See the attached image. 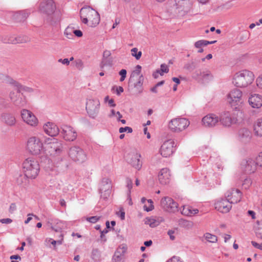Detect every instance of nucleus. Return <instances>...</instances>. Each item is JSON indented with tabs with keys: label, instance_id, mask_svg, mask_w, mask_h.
<instances>
[{
	"label": "nucleus",
	"instance_id": "1",
	"mask_svg": "<svg viewBox=\"0 0 262 262\" xmlns=\"http://www.w3.org/2000/svg\"><path fill=\"white\" fill-rule=\"evenodd\" d=\"M254 80V74L248 70H243L236 73L233 79V83L236 87H246L252 83Z\"/></svg>",
	"mask_w": 262,
	"mask_h": 262
},
{
	"label": "nucleus",
	"instance_id": "57",
	"mask_svg": "<svg viewBox=\"0 0 262 262\" xmlns=\"http://www.w3.org/2000/svg\"><path fill=\"white\" fill-rule=\"evenodd\" d=\"M141 68L142 67L141 66L137 65L136 67V69L133 71V73L132 74L130 77L132 78L134 73L136 74L137 75H139L141 73Z\"/></svg>",
	"mask_w": 262,
	"mask_h": 262
},
{
	"label": "nucleus",
	"instance_id": "32",
	"mask_svg": "<svg viewBox=\"0 0 262 262\" xmlns=\"http://www.w3.org/2000/svg\"><path fill=\"white\" fill-rule=\"evenodd\" d=\"M238 136L242 142H247L250 141L251 133L247 128H243L239 130Z\"/></svg>",
	"mask_w": 262,
	"mask_h": 262
},
{
	"label": "nucleus",
	"instance_id": "37",
	"mask_svg": "<svg viewBox=\"0 0 262 262\" xmlns=\"http://www.w3.org/2000/svg\"><path fill=\"white\" fill-rule=\"evenodd\" d=\"M217 42V40L207 41L206 40H200L196 41L194 43V47L196 48H200L202 46H206L208 45Z\"/></svg>",
	"mask_w": 262,
	"mask_h": 262
},
{
	"label": "nucleus",
	"instance_id": "35",
	"mask_svg": "<svg viewBox=\"0 0 262 262\" xmlns=\"http://www.w3.org/2000/svg\"><path fill=\"white\" fill-rule=\"evenodd\" d=\"M91 258L94 262H100L101 260V254L98 248L93 249L91 252Z\"/></svg>",
	"mask_w": 262,
	"mask_h": 262
},
{
	"label": "nucleus",
	"instance_id": "19",
	"mask_svg": "<svg viewBox=\"0 0 262 262\" xmlns=\"http://www.w3.org/2000/svg\"><path fill=\"white\" fill-rule=\"evenodd\" d=\"M215 208L222 213H227L231 209L232 206L227 198L218 201L214 204Z\"/></svg>",
	"mask_w": 262,
	"mask_h": 262
},
{
	"label": "nucleus",
	"instance_id": "28",
	"mask_svg": "<svg viewBox=\"0 0 262 262\" xmlns=\"http://www.w3.org/2000/svg\"><path fill=\"white\" fill-rule=\"evenodd\" d=\"M170 174L169 170L167 168H163L158 174L159 181L162 185H166L170 181Z\"/></svg>",
	"mask_w": 262,
	"mask_h": 262
},
{
	"label": "nucleus",
	"instance_id": "20",
	"mask_svg": "<svg viewBox=\"0 0 262 262\" xmlns=\"http://www.w3.org/2000/svg\"><path fill=\"white\" fill-rule=\"evenodd\" d=\"M21 116L23 120L27 124L31 126L37 125V119L30 111L25 109L23 110L21 112Z\"/></svg>",
	"mask_w": 262,
	"mask_h": 262
},
{
	"label": "nucleus",
	"instance_id": "10",
	"mask_svg": "<svg viewBox=\"0 0 262 262\" xmlns=\"http://www.w3.org/2000/svg\"><path fill=\"white\" fill-rule=\"evenodd\" d=\"M60 134L67 141H73L77 136L76 132L70 126L63 125L61 127Z\"/></svg>",
	"mask_w": 262,
	"mask_h": 262
},
{
	"label": "nucleus",
	"instance_id": "64",
	"mask_svg": "<svg viewBox=\"0 0 262 262\" xmlns=\"http://www.w3.org/2000/svg\"><path fill=\"white\" fill-rule=\"evenodd\" d=\"M74 34L77 37H80L82 36L83 33L80 30H75L73 31Z\"/></svg>",
	"mask_w": 262,
	"mask_h": 262
},
{
	"label": "nucleus",
	"instance_id": "31",
	"mask_svg": "<svg viewBox=\"0 0 262 262\" xmlns=\"http://www.w3.org/2000/svg\"><path fill=\"white\" fill-rule=\"evenodd\" d=\"M1 120L9 126L14 125L16 122L14 116L12 114L9 113H3L1 115Z\"/></svg>",
	"mask_w": 262,
	"mask_h": 262
},
{
	"label": "nucleus",
	"instance_id": "58",
	"mask_svg": "<svg viewBox=\"0 0 262 262\" xmlns=\"http://www.w3.org/2000/svg\"><path fill=\"white\" fill-rule=\"evenodd\" d=\"M16 210V206L15 203H11L9 207V212L13 213Z\"/></svg>",
	"mask_w": 262,
	"mask_h": 262
},
{
	"label": "nucleus",
	"instance_id": "46",
	"mask_svg": "<svg viewBox=\"0 0 262 262\" xmlns=\"http://www.w3.org/2000/svg\"><path fill=\"white\" fill-rule=\"evenodd\" d=\"M147 201L148 203L149 204V206L147 207L146 205H145L144 206V209L147 212H149L154 209V206L153 205V202L151 199L147 200Z\"/></svg>",
	"mask_w": 262,
	"mask_h": 262
},
{
	"label": "nucleus",
	"instance_id": "34",
	"mask_svg": "<svg viewBox=\"0 0 262 262\" xmlns=\"http://www.w3.org/2000/svg\"><path fill=\"white\" fill-rule=\"evenodd\" d=\"M255 134L259 136H262V118L257 120L254 125Z\"/></svg>",
	"mask_w": 262,
	"mask_h": 262
},
{
	"label": "nucleus",
	"instance_id": "61",
	"mask_svg": "<svg viewBox=\"0 0 262 262\" xmlns=\"http://www.w3.org/2000/svg\"><path fill=\"white\" fill-rule=\"evenodd\" d=\"M111 53L108 50H105L103 52L102 57H106V58H112L111 57Z\"/></svg>",
	"mask_w": 262,
	"mask_h": 262
},
{
	"label": "nucleus",
	"instance_id": "9",
	"mask_svg": "<svg viewBox=\"0 0 262 262\" xmlns=\"http://www.w3.org/2000/svg\"><path fill=\"white\" fill-rule=\"evenodd\" d=\"M161 207L166 211L175 212L178 211V204L172 198L166 196L161 200Z\"/></svg>",
	"mask_w": 262,
	"mask_h": 262
},
{
	"label": "nucleus",
	"instance_id": "3",
	"mask_svg": "<svg viewBox=\"0 0 262 262\" xmlns=\"http://www.w3.org/2000/svg\"><path fill=\"white\" fill-rule=\"evenodd\" d=\"M190 124L189 120L185 118H174L169 122V127L174 132H180L185 129Z\"/></svg>",
	"mask_w": 262,
	"mask_h": 262
},
{
	"label": "nucleus",
	"instance_id": "30",
	"mask_svg": "<svg viewBox=\"0 0 262 262\" xmlns=\"http://www.w3.org/2000/svg\"><path fill=\"white\" fill-rule=\"evenodd\" d=\"M248 102L253 108H259L262 106V96L257 94L251 95Z\"/></svg>",
	"mask_w": 262,
	"mask_h": 262
},
{
	"label": "nucleus",
	"instance_id": "33",
	"mask_svg": "<svg viewBox=\"0 0 262 262\" xmlns=\"http://www.w3.org/2000/svg\"><path fill=\"white\" fill-rule=\"evenodd\" d=\"M27 176H26V173L19 174L18 177L16 178V183L18 185L24 186L28 184V179Z\"/></svg>",
	"mask_w": 262,
	"mask_h": 262
},
{
	"label": "nucleus",
	"instance_id": "18",
	"mask_svg": "<svg viewBox=\"0 0 262 262\" xmlns=\"http://www.w3.org/2000/svg\"><path fill=\"white\" fill-rule=\"evenodd\" d=\"M127 246L125 245L119 246L115 251L112 256L111 262H124V255L127 251Z\"/></svg>",
	"mask_w": 262,
	"mask_h": 262
},
{
	"label": "nucleus",
	"instance_id": "13",
	"mask_svg": "<svg viewBox=\"0 0 262 262\" xmlns=\"http://www.w3.org/2000/svg\"><path fill=\"white\" fill-rule=\"evenodd\" d=\"M242 169L247 174L254 173L257 169L255 161L251 158L244 159L241 163Z\"/></svg>",
	"mask_w": 262,
	"mask_h": 262
},
{
	"label": "nucleus",
	"instance_id": "51",
	"mask_svg": "<svg viewBox=\"0 0 262 262\" xmlns=\"http://www.w3.org/2000/svg\"><path fill=\"white\" fill-rule=\"evenodd\" d=\"M108 232V230L106 229H104L103 230H100V237L102 242L104 243L106 242L107 239L105 236V234Z\"/></svg>",
	"mask_w": 262,
	"mask_h": 262
},
{
	"label": "nucleus",
	"instance_id": "60",
	"mask_svg": "<svg viewBox=\"0 0 262 262\" xmlns=\"http://www.w3.org/2000/svg\"><path fill=\"white\" fill-rule=\"evenodd\" d=\"M174 233V231L172 230H168L167 234L169 235L170 239L172 241H173L175 239V237L173 235Z\"/></svg>",
	"mask_w": 262,
	"mask_h": 262
},
{
	"label": "nucleus",
	"instance_id": "55",
	"mask_svg": "<svg viewBox=\"0 0 262 262\" xmlns=\"http://www.w3.org/2000/svg\"><path fill=\"white\" fill-rule=\"evenodd\" d=\"M166 262H184L181 258L177 256H173L171 258L168 259Z\"/></svg>",
	"mask_w": 262,
	"mask_h": 262
},
{
	"label": "nucleus",
	"instance_id": "42",
	"mask_svg": "<svg viewBox=\"0 0 262 262\" xmlns=\"http://www.w3.org/2000/svg\"><path fill=\"white\" fill-rule=\"evenodd\" d=\"M203 75L202 77V80L204 81H208L210 80L212 78V75H211V73L209 71H203Z\"/></svg>",
	"mask_w": 262,
	"mask_h": 262
},
{
	"label": "nucleus",
	"instance_id": "49",
	"mask_svg": "<svg viewBox=\"0 0 262 262\" xmlns=\"http://www.w3.org/2000/svg\"><path fill=\"white\" fill-rule=\"evenodd\" d=\"M126 187L128 189V192L127 193H131V189L133 187V182L131 179L129 178H127L126 179Z\"/></svg>",
	"mask_w": 262,
	"mask_h": 262
},
{
	"label": "nucleus",
	"instance_id": "21",
	"mask_svg": "<svg viewBox=\"0 0 262 262\" xmlns=\"http://www.w3.org/2000/svg\"><path fill=\"white\" fill-rule=\"evenodd\" d=\"M202 121L205 126L212 127L219 123V118L216 115L210 114L203 117Z\"/></svg>",
	"mask_w": 262,
	"mask_h": 262
},
{
	"label": "nucleus",
	"instance_id": "24",
	"mask_svg": "<svg viewBox=\"0 0 262 262\" xmlns=\"http://www.w3.org/2000/svg\"><path fill=\"white\" fill-rule=\"evenodd\" d=\"M47 226L56 232H61L64 227V223L57 219H51L47 222Z\"/></svg>",
	"mask_w": 262,
	"mask_h": 262
},
{
	"label": "nucleus",
	"instance_id": "7",
	"mask_svg": "<svg viewBox=\"0 0 262 262\" xmlns=\"http://www.w3.org/2000/svg\"><path fill=\"white\" fill-rule=\"evenodd\" d=\"M111 181L107 178L102 179L100 184L99 191L101 199L106 201L111 193Z\"/></svg>",
	"mask_w": 262,
	"mask_h": 262
},
{
	"label": "nucleus",
	"instance_id": "17",
	"mask_svg": "<svg viewBox=\"0 0 262 262\" xmlns=\"http://www.w3.org/2000/svg\"><path fill=\"white\" fill-rule=\"evenodd\" d=\"M56 9V6L53 0H46L41 2L39 5L40 11L47 15L52 14Z\"/></svg>",
	"mask_w": 262,
	"mask_h": 262
},
{
	"label": "nucleus",
	"instance_id": "5",
	"mask_svg": "<svg viewBox=\"0 0 262 262\" xmlns=\"http://www.w3.org/2000/svg\"><path fill=\"white\" fill-rule=\"evenodd\" d=\"M70 157L75 162L82 163L86 160V155L84 150L79 146H73L69 151Z\"/></svg>",
	"mask_w": 262,
	"mask_h": 262
},
{
	"label": "nucleus",
	"instance_id": "29",
	"mask_svg": "<svg viewBox=\"0 0 262 262\" xmlns=\"http://www.w3.org/2000/svg\"><path fill=\"white\" fill-rule=\"evenodd\" d=\"M30 13L28 9L18 11L13 14V18L16 22H24L28 17Z\"/></svg>",
	"mask_w": 262,
	"mask_h": 262
},
{
	"label": "nucleus",
	"instance_id": "8",
	"mask_svg": "<svg viewBox=\"0 0 262 262\" xmlns=\"http://www.w3.org/2000/svg\"><path fill=\"white\" fill-rule=\"evenodd\" d=\"M100 102L98 99H89L86 104V110L90 117L95 119L99 111Z\"/></svg>",
	"mask_w": 262,
	"mask_h": 262
},
{
	"label": "nucleus",
	"instance_id": "53",
	"mask_svg": "<svg viewBox=\"0 0 262 262\" xmlns=\"http://www.w3.org/2000/svg\"><path fill=\"white\" fill-rule=\"evenodd\" d=\"M100 219V216H93L86 218V221L90 222L91 223H95L98 221Z\"/></svg>",
	"mask_w": 262,
	"mask_h": 262
},
{
	"label": "nucleus",
	"instance_id": "12",
	"mask_svg": "<svg viewBox=\"0 0 262 262\" xmlns=\"http://www.w3.org/2000/svg\"><path fill=\"white\" fill-rule=\"evenodd\" d=\"M81 15H86L84 16H87L89 20L92 21V24L94 25H97L99 23L100 21V15L98 12L96 11L92 8H82L80 11Z\"/></svg>",
	"mask_w": 262,
	"mask_h": 262
},
{
	"label": "nucleus",
	"instance_id": "39",
	"mask_svg": "<svg viewBox=\"0 0 262 262\" xmlns=\"http://www.w3.org/2000/svg\"><path fill=\"white\" fill-rule=\"evenodd\" d=\"M160 222L159 220H156L153 218L147 217L145 221V224L149 225L150 227L154 228L158 226Z\"/></svg>",
	"mask_w": 262,
	"mask_h": 262
},
{
	"label": "nucleus",
	"instance_id": "25",
	"mask_svg": "<svg viewBox=\"0 0 262 262\" xmlns=\"http://www.w3.org/2000/svg\"><path fill=\"white\" fill-rule=\"evenodd\" d=\"M226 197L230 201V203L235 204L241 201L242 192L239 189L233 188L231 191L227 192Z\"/></svg>",
	"mask_w": 262,
	"mask_h": 262
},
{
	"label": "nucleus",
	"instance_id": "56",
	"mask_svg": "<svg viewBox=\"0 0 262 262\" xmlns=\"http://www.w3.org/2000/svg\"><path fill=\"white\" fill-rule=\"evenodd\" d=\"M60 236L61 237L60 239L58 241H55L52 239H50L52 241L51 244L55 247L56 244L61 245L62 244V242L63 241V235L62 234H60Z\"/></svg>",
	"mask_w": 262,
	"mask_h": 262
},
{
	"label": "nucleus",
	"instance_id": "14",
	"mask_svg": "<svg viewBox=\"0 0 262 262\" xmlns=\"http://www.w3.org/2000/svg\"><path fill=\"white\" fill-rule=\"evenodd\" d=\"M174 144V142L171 140L164 142L160 148L161 155L166 158L170 156L176 149Z\"/></svg>",
	"mask_w": 262,
	"mask_h": 262
},
{
	"label": "nucleus",
	"instance_id": "2",
	"mask_svg": "<svg viewBox=\"0 0 262 262\" xmlns=\"http://www.w3.org/2000/svg\"><path fill=\"white\" fill-rule=\"evenodd\" d=\"M23 170L28 178L35 179L40 170L39 163L32 158H28L23 163Z\"/></svg>",
	"mask_w": 262,
	"mask_h": 262
},
{
	"label": "nucleus",
	"instance_id": "38",
	"mask_svg": "<svg viewBox=\"0 0 262 262\" xmlns=\"http://www.w3.org/2000/svg\"><path fill=\"white\" fill-rule=\"evenodd\" d=\"M113 65V58L102 57L101 62L100 63V68L103 69L106 66L112 67Z\"/></svg>",
	"mask_w": 262,
	"mask_h": 262
},
{
	"label": "nucleus",
	"instance_id": "43",
	"mask_svg": "<svg viewBox=\"0 0 262 262\" xmlns=\"http://www.w3.org/2000/svg\"><path fill=\"white\" fill-rule=\"evenodd\" d=\"M181 213L185 215L191 216V213H192L190 207L189 206H183Z\"/></svg>",
	"mask_w": 262,
	"mask_h": 262
},
{
	"label": "nucleus",
	"instance_id": "11",
	"mask_svg": "<svg viewBox=\"0 0 262 262\" xmlns=\"http://www.w3.org/2000/svg\"><path fill=\"white\" fill-rule=\"evenodd\" d=\"M144 81V77L143 75H141L138 81L134 83L133 84H132V79L131 77H130L129 79V85H128V90L130 91V93L133 95H137L139 94L142 93L143 91V83Z\"/></svg>",
	"mask_w": 262,
	"mask_h": 262
},
{
	"label": "nucleus",
	"instance_id": "50",
	"mask_svg": "<svg viewBox=\"0 0 262 262\" xmlns=\"http://www.w3.org/2000/svg\"><path fill=\"white\" fill-rule=\"evenodd\" d=\"M127 71L125 69H122L119 72V75L121 76L120 81H123L126 77Z\"/></svg>",
	"mask_w": 262,
	"mask_h": 262
},
{
	"label": "nucleus",
	"instance_id": "47",
	"mask_svg": "<svg viewBox=\"0 0 262 262\" xmlns=\"http://www.w3.org/2000/svg\"><path fill=\"white\" fill-rule=\"evenodd\" d=\"M185 68L187 69L189 71H192L196 68L195 63L193 61L188 62L185 66Z\"/></svg>",
	"mask_w": 262,
	"mask_h": 262
},
{
	"label": "nucleus",
	"instance_id": "36",
	"mask_svg": "<svg viewBox=\"0 0 262 262\" xmlns=\"http://www.w3.org/2000/svg\"><path fill=\"white\" fill-rule=\"evenodd\" d=\"M16 87V92L17 94H19V93L20 94L22 92H27L28 93H31L33 91V90L29 87L24 86L20 84H19L18 83H16L15 85Z\"/></svg>",
	"mask_w": 262,
	"mask_h": 262
},
{
	"label": "nucleus",
	"instance_id": "63",
	"mask_svg": "<svg viewBox=\"0 0 262 262\" xmlns=\"http://www.w3.org/2000/svg\"><path fill=\"white\" fill-rule=\"evenodd\" d=\"M12 222V220L10 219H3L0 220V222L2 224H10Z\"/></svg>",
	"mask_w": 262,
	"mask_h": 262
},
{
	"label": "nucleus",
	"instance_id": "16",
	"mask_svg": "<svg viewBox=\"0 0 262 262\" xmlns=\"http://www.w3.org/2000/svg\"><path fill=\"white\" fill-rule=\"evenodd\" d=\"M141 155L137 152L129 153L127 156V161L133 167L140 170L142 167L140 161Z\"/></svg>",
	"mask_w": 262,
	"mask_h": 262
},
{
	"label": "nucleus",
	"instance_id": "26",
	"mask_svg": "<svg viewBox=\"0 0 262 262\" xmlns=\"http://www.w3.org/2000/svg\"><path fill=\"white\" fill-rule=\"evenodd\" d=\"M242 96V92L238 89H234L228 94V102L231 105H235L239 102Z\"/></svg>",
	"mask_w": 262,
	"mask_h": 262
},
{
	"label": "nucleus",
	"instance_id": "62",
	"mask_svg": "<svg viewBox=\"0 0 262 262\" xmlns=\"http://www.w3.org/2000/svg\"><path fill=\"white\" fill-rule=\"evenodd\" d=\"M256 234L257 237L262 239V226L257 229Z\"/></svg>",
	"mask_w": 262,
	"mask_h": 262
},
{
	"label": "nucleus",
	"instance_id": "27",
	"mask_svg": "<svg viewBox=\"0 0 262 262\" xmlns=\"http://www.w3.org/2000/svg\"><path fill=\"white\" fill-rule=\"evenodd\" d=\"M219 118L220 123L225 126H230L232 123L235 122L234 119L232 117L231 113L228 111L222 113Z\"/></svg>",
	"mask_w": 262,
	"mask_h": 262
},
{
	"label": "nucleus",
	"instance_id": "48",
	"mask_svg": "<svg viewBox=\"0 0 262 262\" xmlns=\"http://www.w3.org/2000/svg\"><path fill=\"white\" fill-rule=\"evenodd\" d=\"M252 184V181L250 178H246L245 179L243 186L245 189H248Z\"/></svg>",
	"mask_w": 262,
	"mask_h": 262
},
{
	"label": "nucleus",
	"instance_id": "22",
	"mask_svg": "<svg viewBox=\"0 0 262 262\" xmlns=\"http://www.w3.org/2000/svg\"><path fill=\"white\" fill-rule=\"evenodd\" d=\"M44 132L49 136L54 137L58 135L60 133V129L54 123L48 122L43 125Z\"/></svg>",
	"mask_w": 262,
	"mask_h": 262
},
{
	"label": "nucleus",
	"instance_id": "41",
	"mask_svg": "<svg viewBox=\"0 0 262 262\" xmlns=\"http://www.w3.org/2000/svg\"><path fill=\"white\" fill-rule=\"evenodd\" d=\"M132 55L135 57L137 60H139L142 55V52L138 51L137 48H134L131 50Z\"/></svg>",
	"mask_w": 262,
	"mask_h": 262
},
{
	"label": "nucleus",
	"instance_id": "45",
	"mask_svg": "<svg viewBox=\"0 0 262 262\" xmlns=\"http://www.w3.org/2000/svg\"><path fill=\"white\" fill-rule=\"evenodd\" d=\"M160 72H162V73H160V75H163L164 73H167L169 72V69L168 66L165 64L163 63L160 66V69H158Z\"/></svg>",
	"mask_w": 262,
	"mask_h": 262
},
{
	"label": "nucleus",
	"instance_id": "52",
	"mask_svg": "<svg viewBox=\"0 0 262 262\" xmlns=\"http://www.w3.org/2000/svg\"><path fill=\"white\" fill-rule=\"evenodd\" d=\"M255 161L257 166H262V152H260L256 157Z\"/></svg>",
	"mask_w": 262,
	"mask_h": 262
},
{
	"label": "nucleus",
	"instance_id": "6",
	"mask_svg": "<svg viewBox=\"0 0 262 262\" xmlns=\"http://www.w3.org/2000/svg\"><path fill=\"white\" fill-rule=\"evenodd\" d=\"M175 13L179 16L186 15L191 9L192 2L190 0H176Z\"/></svg>",
	"mask_w": 262,
	"mask_h": 262
},
{
	"label": "nucleus",
	"instance_id": "23",
	"mask_svg": "<svg viewBox=\"0 0 262 262\" xmlns=\"http://www.w3.org/2000/svg\"><path fill=\"white\" fill-rule=\"evenodd\" d=\"M23 93L17 94V93L12 92L10 93V98L13 104L18 107H23L26 103V100L22 97Z\"/></svg>",
	"mask_w": 262,
	"mask_h": 262
},
{
	"label": "nucleus",
	"instance_id": "44",
	"mask_svg": "<svg viewBox=\"0 0 262 262\" xmlns=\"http://www.w3.org/2000/svg\"><path fill=\"white\" fill-rule=\"evenodd\" d=\"M203 71L201 70H196L192 74V78L196 80L202 79Z\"/></svg>",
	"mask_w": 262,
	"mask_h": 262
},
{
	"label": "nucleus",
	"instance_id": "59",
	"mask_svg": "<svg viewBox=\"0 0 262 262\" xmlns=\"http://www.w3.org/2000/svg\"><path fill=\"white\" fill-rule=\"evenodd\" d=\"M256 83L258 87L262 89V76L259 77L257 78Z\"/></svg>",
	"mask_w": 262,
	"mask_h": 262
},
{
	"label": "nucleus",
	"instance_id": "15",
	"mask_svg": "<svg viewBox=\"0 0 262 262\" xmlns=\"http://www.w3.org/2000/svg\"><path fill=\"white\" fill-rule=\"evenodd\" d=\"M48 150L52 156L56 157L61 155L63 151L62 142L55 140L54 142L50 143L49 144Z\"/></svg>",
	"mask_w": 262,
	"mask_h": 262
},
{
	"label": "nucleus",
	"instance_id": "4",
	"mask_svg": "<svg viewBox=\"0 0 262 262\" xmlns=\"http://www.w3.org/2000/svg\"><path fill=\"white\" fill-rule=\"evenodd\" d=\"M27 149L32 155L40 154L43 149V144L40 140L35 137L30 138L27 142Z\"/></svg>",
	"mask_w": 262,
	"mask_h": 262
},
{
	"label": "nucleus",
	"instance_id": "54",
	"mask_svg": "<svg viewBox=\"0 0 262 262\" xmlns=\"http://www.w3.org/2000/svg\"><path fill=\"white\" fill-rule=\"evenodd\" d=\"M119 132L120 133H122L125 132H127L128 133H131L133 132V129L130 127L125 126L124 127H121L119 128Z\"/></svg>",
	"mask_w": 262,
	"mask_h": 262
},
{
	"label": "nucleus",
	"instance_id": "40",
	"mask_svg": "<svg viewBox=\"0 0 262 262\" xmlns=\"http://www.w3.org/2000/svg\"><path fill=\"white\" fill-rule=\"evenodd\" d=\"M205 237L206 240L210 243H215L217 241L216 236L209 233H206L205 234Z\"/></svg>",
	"mask_w": 262,
	"mask_h": 262
}]
</instances>
